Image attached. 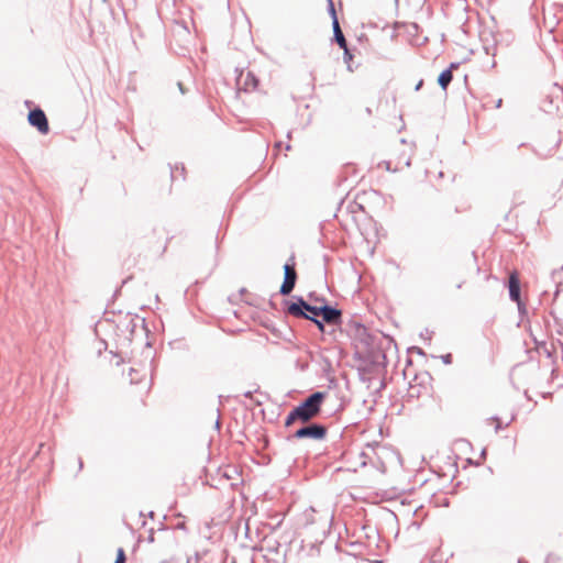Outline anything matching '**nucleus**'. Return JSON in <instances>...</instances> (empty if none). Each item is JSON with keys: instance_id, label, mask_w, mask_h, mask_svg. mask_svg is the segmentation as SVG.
<instances>
[{"instance_id": "f257e3e1", "label": "nucleus", "mask_w": 563, "mask_h": 563, "mask_svg": "<svg viewBox=\"0 0 563 563\" xmlns=\"http://www.w3.org/2000/svg\"><path fill=\"white\" fill-rule=\"evenodd\" d=\"M324 398L325 393L323 391H314L310 394L302 402L296 406L288 413L285 420V426L290 427L296 421H300L302 423L309 422L320 413Z\"/></svg>"}, {"instance_id": "f03ea898", "label": "nucleus", "mask_w": 563, "mask_h": 563, "mask_svg": "<svg viewBox=\"0 0 563 563\" xmlns=\"http://www.w3.org/2000/svg\"><path fill=\"white\" fill-rule=\"evenodd\" d=\"M292 299V301L286 302V312L289 316L306 320H309V317H319L321 306H312L300 296H294Z\"/></svg>"}, {"instance_id": "7ed1b4c3", "label": "nucleus", "mask_w": 563, "mask_h": 563, "mask_svg": "<svg viewBox=\"0 0 563 563\" xmlns=\"http://www.w3.org/2000/svg\"><path fill=\"white\" fill-rule=\"evenodd\" d=\"M327 435V427L321 423L316 422H307L303 423L302 427L298 428L294 433L288 435V440H301V439H312V440H323Z\"/></svg>"}, {"instance_id": "20e7f679", "label": "nucleus", "mask_w": 563, "mask_h": 563, "mask_svg": "<svg viewBox=\"0 0 563 563\" xmlns=\"http://www.w3.org/2000/svg\"><path fill=\"white\" fill-rule=\"evenodd\" d=\"M296 282L297 272L295 269V257L291 256L289 261L284 265V282L279 289L280 295H290L296 286Z\"/></svg>"}, {"instance_id": "39448f33", "label": "nucleus", "mask_w": 563, "mask_h": 563, "mask_svg": "<svg viewBox=\"0 0 563 563\" xmlns=\"http://www.w3.org/2000/svg\"><path fill=\"white\" fill-rule=\"evenodd\" d=\"M30 125L36 128L41 134H47L49 131L48 120L45 112L41 108L30 110L27 114Z\"/></svg>"}, {"instance_id": "423d86ee", "label": "nucleus", "mask_w": 563, "mask_h": 563, "mask_svg": "<svg viewBox=\"0 0 563 563\" xmlns=\"http://www.w3.org/2000/svg\"><path fill=\"white\" fill-rule=\"evenodd\" d=\"M319 317L322 318L328 324L338 325L342 322V311L333 306H330L323 300Z\"/></svg>"}, {"instance_id": "0eeeda50", "label": "nucleus", "mask_w": 563, "mask_h": 563, "mask_svg": "<svg viewBox=\"0 0 563 563\" xmlns=\"http://www.w3.org/2000/svg\"><path fill=\"white\" fill-rule=\"evenodd\" d=\"M236 84L244 91H253L258 86V79L252 71H241L236 78Z\"/></svg>"}, {"instance_id": "6e6552de", "label": "nucleus", "mask_w": 563, "mask_h": 563, "mask_svg": "<svg viewBox=\"0 0 563 563\" xmlns=\"http://www.w3.org/2000/svg\"><path fill=\"white\" fill-rule=\"evenodd\" d=\"M509 297L512 301L517 302L519 310H522L520 300V280L517 273H512L508 280Z\"/></svg>"}, {"instance_id": "1a4fd4ad", "label": "nucleus", "mask_w": 563, "mask_h": 563, "mask_svg": "<svg viewBox=\"0 0 563 563\" xmlns=\"http://www.w3.org/2000/svg\"><path fill=\"white\" fill-rule=\"evenodd\" d=\"M333 29V40L334 42L340 46V48H345L347 45V42L345 40V36L341 30L338 16H334V23L332 24Z\"/></svg>"}, {"instance_id": "9d476101", "label": "nucleus", "mask_w": 563, "mask_h": 563, "mask_svg": "<svg viewBox=\"0 0 563 563\" xmlns=\"http://www.w3.org/2000/svg\"><path fill=\"white\" fill-rule=\"evenodd\" d=\"M453 79L451 68L444 69L438 77L439 86L445 91Z\"/></svg>"}, {"instance_id": "9b49d317", "label": "nucleus", "mask_w": 563, "mask_h": 563, "mask_svg": "<svg viewBox=\"0 0 563 563\" xmlns=\"http://www.w3.org/2000/svg\"><path fill=\"white\" fill-rule=\"evenodd\" d=\"M552 279L556 284L555 296H558L560 290L563 288V266L552 273Z\"/></svg>"}, {"instance_id": "f8f14e48", "label": "nucleus", "mask_w": 563, "mask_h": 563, "mask_svg": "<svg viewBox=\"0 0 563 563\" xmlns=\"http://www.w3.org/2000/svg\"><path fill=\"white\" fill-rule=\"evenodd\" d=\"M342 49H343V60L347 65V69L350 71H353L352 66H351V60L353 58V55H352L351 51L349 49L347 45L345 46V48H342Z\"/></svg>"}, {"instance_id": "ddd939ff", "label": "nucleus", "mask_w": 563, "mask_h": 563, "mask_svg": "<svg viewBox=\"0 0 563 563\" xmlns=\"http://www.w3.org/2000/svg\"><path fill=\"white\" fill-rule=\"evenodd\" d=\"M309 320L312 321L319 331L324 332V323H327L322 318L320 317H309Z\"/></svg>"}, {"instance_id": "4468645a", "label": "nucleus", "mask_w": 563, "mask_h": 563, "mask_svg": "<svg viewBox=\"0 0 563 563\" xmlns=\"http://www.w3.org/2000/svg\"><path fill=\"white\" fill-rule=\"evenodd\" d=\"M125 561H126L125 553H124L123 549L120 548L118 550L114 563H125Z\"/></svg>"}, {"instance_id": "2eb2a0df", "label": "nucleus", "mask_w": 563, "mask_h": 563, "mask_svg": "<svg viewBox=\"0 0 563 563\" xmlns=\"http://www.w3.org/2000/svg\"><path fill=\"white\" fill-rule=\"evenodd\" d=\"M485 53L487 55L495 56L496 55V44L489 46L487 44L484 45Z\"/></svg>"}, {"instance_id": "dca6fc26", "label": "nucleus", "mask_w": 563, "mask_h": 563, "mask_svg": "<svg viewBox=\"0 0 563 563\" xmlns=\"http://www.w3.org/2000/svg\"><path fill=\"white\" fill-rule=\"evenodd\" d=\"M133 373H137V371L134 367H131L129 376L132 384H137L141 382V378L133 376Z\"/></svg>"}, {"instance_id": "f3484780", "label": "nucleus", "mask_w": 563, "mask_h": 563, "mask_svg": "<svg viewBox=\"0 0 563 563\" xmlns=\"http://www.w3.org/2000/svg\"><path fill=\"white\" fill-rule=\"evenodd\" d=\"M329 13L332 18V24L334 23V16H336V12H335V9H334V4L332 2V0H329Z\"/></svg>"}, {"instance_id": "a211bd4d", "label": "nucleus", "mask_w": 563, "mask_h": 563, "mask_svg": "<svg viewBox=\"0 0 563 563\" xmlns=\"http://www.w3.org/2000/svg\"><path fill=\"white\" fill-rule=\"evenodd\" d=\"M444 364L450 365L452 363V354L448 353L441 356Z\"/></svg>"}, {"instance_id": "6ab92c4d", "label": "nucleus", "mask_w": 563, "mask_h": 563, "mask_svg": "<svg viewBox=\"0 0 563 563\" xmlns=\"http://www.w3.org/2000/svg\"><path fill=\"white\" fill-rule=\"evenodd\" d=\"M492 419L496 421L495 431L498 432L503 428L500 419L498 417H493Z\"/></svg>"}, {"instance_id": "aec40b11", "label": "nucleus", "mask_w": 563, "mask_h": 563, "mask_svg": "<svg viewBox=\"0 0 563 563\" xmlns=\"http://www.w3.org/2000/svg\"><path fill=\"white\" fill-rule=\"evenodd\" d=\"M147 541H148L150 543L154 542V529H151V530H150V534H148V537H147Z\"/></svg>"}, {"instance_id": "412c9836", "label": "nucleus", "mask_w": 563, "mask_h": 563, "mask_svg": "<svg viewBox=\"0 0 563 563\" xmlns=\"http://www.w3.org/2000/svg\"><path fill=\"white\" fill-rule=\"evenodd\" d=\"M364 341H365L366 345H371L373 342V338L371 335H367Z\"/></svg>"}, {"instance_id": "4be33fe9", "label": "nucleus", "mask_w": 563, "mask_h": 563, "mask_svg": "<svg viewBox=\"0 0 563 563\" xmlns=\"http://www.w3.org/2000/svg\"><path fill=\"white\" fill-rule=\"evenodd\" d=\"M422 85H423V80H420V81L416 85L415 90H416V91L420 90V88L422 87Z\"/></svg>"}, {"instance_id": "5701e85b", "label": "nucleus", "mask_w": 563, "mask_h": 563, "mask_svg": "<svg viewBox=\"0 0 563 563\" xmlns=\"http://www.w3.org/2000/svg\"><path fill=\"white\" fill-rule=\"evenodd\" d=\"M78 467H79V471H81L84 467V462L80 457L78 459Z\"/></svg>"}, {"instance_id": "b1692460", "label": "nucleus", "mask_w": 563, "mask_h": 563, "mask_svg": "<svg viewBox=\"0 0 563 563\" xmlns=\"http://www.w3.org/2000/svg\"><path fill=\"white\" fill-rule=\"evenodd\" d=\"M178 88L180 90L181 93H185V88H184V85L181 82H178Z\"/></svg>"}, {"instance_id": "393cba45", "label": "nucleus", "mask_w": 563, "mask_h": 563, "mask_svg": "<svg viewBox=\"0 0 563 563\" xmlns=\"http://www.w3.org/2000/svg\"><path fill=\"white\" fill-rule=\"evenodd\" d=\"M457 67H459V64L452 63L449 68H451V71H452L454 68H457Z\"/></svg>"}, {"instance_id": "a878e982", "label": "nucleus", "mask_w": 563, "mask_h": 563, "mask_svg": "<svg viewBox=\"0 0 563 563\" xmlns=\"http://www.w3.org/2000/svg\"><path fill=\"white\" fill-rule=\"evenodd\" d=\"M244 396H245L246 398H252V391H246V393L244 394Z\"/></svg>"}, {"instance_id": "bb28decb", "label": "nucleus", "mask_w": 563, "mask_h": 563, "mask_svg": "<svg viewBox=\"0 0 563 563\" xmlns=\"http://www.w3.org/2000/svg\"><path fill=\"white\" fill-rule=\"evenodd\" d=\"M501 103H503V100H501V99H499V100L497 101V103H496V108H500V107H501Z\"/></svg>"}, {"instance_id": "cd10ccee", "label": "nucleus", "mask_w": 563, "mask_h": 563, "mask_svg": "<svg viewBox=\"0 0 563 563\" xmlns=\"http://www.w3.org/2000/svg\"><path fill=\"white\" fill-rule=\"evenodd\" d=\"M216 428H217L218 430L220 429V420H219V419H217V421H216Z\"/></svg>"}, {"instance_id": "c85d7f7f", "label": "nucleus", "mask_w": 563, "mask_h": 563, "mask_svg": "<svg viewBox=\"0 0 563 563\" xmlns=\"http://www.w3.org/2000/svg\"><path fill=\"white\" fill-rule=\"evenodd\" d=\"M518 563H527V561L525 559H519Z\"/></svg>"}, {"instance_id": "c756f323", "label": "nucleus", "mask_w": 563, "mask_h": 563, "mask_svg": "<svg viewBox=\"0 0 563 563\" xmlns=\"http://www.w3.org/2000/svg\"><path fill=\"white\" fill-rule=\"evenodd\" d=\"M485 455H486V449H484V450L482 451V456H485Z\"/></svg>"}, {"instance_id": "7c9ffc66", "label": "nucleus", "mask_w": 563, "mask_h": 563, "mask_svg": "<svg viewBox=\"0 0 563 563\" xmlns=\"http://www.w3.org/2000/svg\"><path fill=\"white\" fill-rule=\"evenodd\" d=\"M148 517L153 518L154 517V512L150 511Z\"/></svg>"}, {"instance_id": "2f4dec72", "label": "nucleus", "mask_w": 563, "mask_h": 563, "mask_svg": "<svg viewBox=\"0 0 563 563\" xmlns=\"http://www.w3.org/2000/svg\"><path fill=\"white\" fill-rule=\"evenodd\" d=\"M495 66H496V62H495V60H493V63H492V66H490V67H492V68H494Z\"/></svg>"}, {"instance_id": "473e14b6", "label": "nucleus", "mask_w": 563, "mask_h": 563, "mask_svg": "<svg viewBox=\"0 0 563 563\" xmlns=\"http://www.w3.org/2000/svg\"><path fill=\"white\" fill-rule=\"evenodd\" d=\"M282 142L276 143V147H280Z\"/></svg>"}, {"instance_id": "72a5a7b5", "label": "nucleus", "mask_w": 563, "mask_h": 563, "mask_svg": "<svg viewBox=\"0 0 563 563\" xmlns=\"http://www.w3.org/2000/svg\"><path fill=\"white\" fill-rule=\"evenodd\" d=\"M419 354H423V351L421 349H418Z\"/></svg>"}, {"instance_id": "f704fd0d", "label": "nucleus", "mask_w": 563, "mask_h": 563, "mask_svg": "<svg viewBox=\"0 0 563 563\" xmlns=\"http://www.w3.org/2000/svg\"><path fill=\"white\" fill-rule=\"evenodd\" d=\"M549 561H550V555L547 558L544 563H549Z\"/></svg>"}]
</instances>
